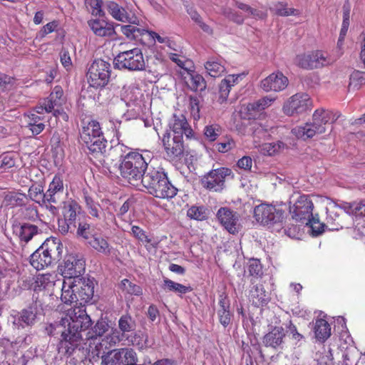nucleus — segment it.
I'll return each mask as SVG.
<instances>
[{
	"mask_svg": "<svg viewBox=\"0 0 365 365\" xmlns=\"http://www.w3.org/2000/svg\"><path fill=\"white\" fill-rule=\"evenodd\" d=\"M187 125H188V123L183 115L180 116L173 115V123H170V128L172 130L171 136L183 138L184 127Z\"/></svg>",
	"mask_w": 365,
	"mask_h": 365,
	"instance_id": "obj_42",
	"label": "nucleus"
},
{
	"mask_svg": "<svg viewBox=\"0 0 365 365\" xmlns=\"http://www.w3.org/2000/svg\"><path fill=\"white\" fill-rule=\"evenodd\" d=\"M231 173V170L227 168L213 169L202 176L201 185L207 190L220 192L224 188L226 177Z\"/></svg>",
	"mask_w": 365,
	"mask_h": 365,
	"instance_id": "obj_15",
	"label": "nucleus"
},
{
	"mask_svg": "<svg viewBox=\"0 0 365 365\" xmlns=\"http://www.w3.org/2000/svg\"><path fill=\"white\" fill-rule=\"evenodd\" d=\"M190 88L195 91H202L206 88L207 84L204 78L197 73L190 74Z\"/></svg>",
	"mask_w": 365,
	"mask_h": 365,
	"instance_id": "obj_49",
	"label": "nucleus"
},
{
	"mask_svg": "<svg viewBox=\"0 0 365 365\" xmlns=\"http://www.w3.org/2000/svg\"><path fill=\"white\" fill-rule=\"evenodd\" d=\"M46 331L49 336L61 334V339L57 346L59 354L63 356H71L73 353L71 342L68 340L69 335L66 324L63 323V318L59 322L50 324L46 327Z\"/></svg>",
	"mask_w": 365,
	"mask_h": 365,
	"instance_id": "obj_13",
	"label": "nucleus"
},
{
	"mask_svg": "<svg viewBox=\"0 0 365 365\" xmlns=\"http://www.w3.org/2000/svg\"><path fill=\"white\" fill-rule=\"evenodd\" d=\"M208 210L205 206H191L187 211V216L190 219L202 221L207 218Z\"/></svg>",
	"mask_w": 365,
	"mask_h": 365,
	"instance_id": "obj_46",
	"label": "nucleus"
},
{
	"mask_svg": "<svg viewBox=\"0 0 365 365\" xmlns=\"http://www.w3.org/2000/svg\"><path fill=\"white\" fill-rule=\"evenodd\" d=\"M50 274H38L34 277H29L26 282L29 284V289H33L36 294L39 292L54 285V282L51 280Z\"/></svg>",
	"mask_w": 365,
	"mask_h": 365,
	"instance_id": "obj_29",
	"label": "nucleus"
},
{
	"mask_svg": "<svg viewBox=\"0 0 365 365\" xmlns=\"http://www.w3.org/2000/svg\"><path fill=\"white\" fill-rule=\"evenodd\" d=\"M304 223L311 227L314 235H319L324 231L325 225L320 223L319 219H316L314 216L309 218V222H304Z\"/></svg>",
	"mask_w": 365,
	"mask_h": 365,
	"instance_id": "obj_55",
	"label": "nucleus"
},
{
	"mask_svg": "<svg viewBox=\"0 0 365 365\" xmlns=\"http://www.w3.org/2000/svg\"><path fill=\"white\" fill-rule=\"evenodd\" d=\"M93 279L80 277L73 280L76 286L75 290L78 293V299L79 304L82 305L91 301L94 295V283Z\"/></svg>",
	"mask_w": 365,
	"mask_h": 365,
	"instance_id": "obj_20",
	"label": "nucleus"
},
{
	"mask_svg": "<svg viewBox=\"0 0 365 365\" xmlns=\"http://www.w3.org/2000/svg\"><path fill=\"white\" fill-rule=\"evenodd\" d=\"M143 156L138 152L127 153L118 166L121 178L133 186H138L148 168L149 153Z\"/></svg>",
	"mask_w": 365,
	"mask_h": 365,
	"instance_id": "obj_2",
	"label": "nucleus"
},
{
	"mask_svg": "<svg viewBox=\"0 0 365 365\" xmlns=\"http://www.w3.org/2000/svg\"><path fill=\"white\" fill-rule=\"evenodd\" d=\"M86 261L78 254H70L66 256L61 272L64 278L73 280L81 277L85 272Z\"/></svg>",
	"mask_w": 365,
	"mask_h": 365,
	"instance_id": "obj_11",
	"label": "nucleus"
},
{
	"mask_svg": "<svg viewBox=\"0 0 365 365\" xmlns=\"http://www.w3.org/2000/svg\"><path fill=\"white\" fill-rule=\"evenodd\" d=\"M110 64L102 59L95 60L90 66L87 78L90 86L93 88H103L109 82Z\"/></svg>",
	"mask_w": 365,
	"mask_h": 365,
	"instance_id": "obj_9",
	"label": "nucleus"
},
{
	"mask_svg": "<svg viewBox=\"0 0 365 365\" xmlns=\"http://www.w3.org/2000/svg\"><path fill=\"white\" fill-rule=\"evenodd\" d=\"M285 210L280 206L262 203L254 209V217L262 225L282 227L284 219Z\"/></svg>",
	"mask_w": 365,
	"mask_h": 365,
	"instance_id": "obj_8",
	"label": "nucleus"
},
{
	"mask_svg": "<svg viewBox=\"0 0 365 365\" xmlns=\"http://www.w3.org/2000/svg\"><path fill=\"white\" fill-rule=\"evenodd\" d=\"M75 285L73 284V280L72 282H67L66 280L63 281L61 288V301L66 304H72L73 303H76V304L79 303V299H78V293L76 292Z\"/></svg>",
	"mask_w": 365,
	"mask_h": 365,
	"instance_id": "obj_33",
	"label": "nucleus"
},
{
	"mask_svg": "<svg viewBox=\"0 0 365 365\" xmlns=\"http://www.w3.org/2000/svg\"><path fill=\"white\" fill-rule=\"evenodd\" d=\"M222 14L228 20L238 25H242L245 21V18L241 13L229 7L222 8Z\"/></svg>",
	"mask_w": 365,
	"mask_h": 365,
	"instance_id": "obj_50",
	"label": "nucleus"
},
{
	"mask_svg": "<svg viewBox=\"0 0 365 365\" xmlns=\"http://www.w3.org/2000/svg\"><path fill=\"white\" fill-rule=\"evenodd\" d=\"M6 205L11 207L26 206L28 202L27 195L21 192H8L4 199Z\"/></svg>",
	"mask_w": 365,
	"mask_h": 365,
	"instance_id": "obj_38",
	"label": "nucleus"
},
{
	"mask_svg": "<svg viewBox=\"0 0 365 365\" xmlns=\"http://www.w3.org/2000/svg\"><path fill=\"white\" fill-rule=\"evenodd\" d=\"M286 145L282 141H277L273 143H267L264 145V150H266L269 155H274V153L283 150Z\"/></svg>",
	"mask_w": 365,
	"mask_h": 365,
	"instance_id": "obj_58",
	"label": "nucleus"
},
{
	"mask_svg": "<svg viewBox=\"0 0 365 365\" xmlns=\"http://www.w3.org/2000/svg\"><path fill=\"white\" fill-rule=\"evenodd\" d=\"M162 140L166 154L171 160L180 159L183 156L185 148L182 138L171 136V132L167 131Z\"/></svg>",
	"mask_w": 365,
	"mask_h": 365,
	"instance_id": "obj_19",
	"label": "nucleus"
},
{
	"mask_svg": "<svg viewBox=\"0 0 365 365\" xmlns=\"http://www.w3.org/2000/svg\"><path fill=\"white\" fill-rule=\"evenodd\" d=\"M219 126L217 125H207L205 128L204 133L211 141H214L219 135Z\"/></svg>",
	"mask_w": 365,
	"mask_h": 365,
	"instance_id": "obj_61",
	"label": "nucleus"
},
{
	"mask_svg": "<svg viewBox=\"0 0 365 365\" xmlns=\"http://www.w3.org/2000/svg\"><path fill=\"white\" fill-rule=\"evenodd\" d=\"M137 327L135 319L128 313L122 314L118 322V327L123 336H125L128 333L135 332Z\"/></svg>",
	"mask_w": 365,
	"mask_h": 365,
	"instance_id": "obj_34",
	"label": "nucleus"
},
{
	"mask_svg": "<svg viewBox=\"0 0 365 365\" xmlns=\"http://www.w3.org/2000/svg\"><path fill=\"white\" fill-rule=\"evenodd\" d=\"M286 332L282 327H274L262 338V343L266 347L275 350L283 349L285 344Z\"/></svg>",
	"mask_w": 365,
	"mask_h": 365,
	"instance_id": "obj_21",
	"label": "nucleus"
},
{
	"mask_svg": "<svg viewBox=\"0 0 365 365\" xmlns=\"http://www.w3.org/2000/svg\"><path fill=\"white\" fill-rule=\"evenodd\" d=\"M123 145L118 144L113 147H111L108 153L104 155L105 159L103 160V166L107 169H110V161L118 160L122 162L123 159Z\"/></svg>",
	"mask_w": 365,
	"mask_h": 365,
	"instance_id": "obj_40",
	"label": "nucleus"
},
{
	"mask_svg": "<svg viewBox=\"0 0 365 365\" xmlns=\"http://www.w3.org/2000/svg\"><path fill=\"white\" fill-rule=\"evenodd\" d=\"M13 231L21 242H24L26 243H28L31 240L35 235L41 232L37 225L29 222L14 225Z\"/></svg>",
	"mask_w": 365,
	"mask_h": 365,
	"instance_id": "obj_24",
	"label": "nucleus"
},
{
	"mask_svg": "<svg viewBox=\"0 0 365 365\" xmlns=\"http://www.w3.org/2000/svg\"><path fill=\"white\" fill-rule=\"evenodd\" d=\"M217 217L224 227L232 234L237 232V222L239 220L237 212L228 207H221L217 212Z\"/></svg>",
	"mask_w": 365,
	"mask_h": 365,
	"instance_id": "obj_23",
	"label": "nucleus"
},
{
	"mask_svg": "<svg viewBox=\"0 0 365 365\" xmlns=\"http://www.w3.org/2000/svg\"><path fill=\"white\" fill-rule=\"evenodd\" d=\"M327 222L331 226V230H338L344 226V220L341 216L342 211L339 210L338 204L333 202L327 207Z\"/></svg>",
	"mask_w": 365,
	"mask_h": 365,
	"instance_id": "obj_30",
	"label": "nucleus"
},
{
	"mask_svg": "<svg viewBox=\"0 0 365 365\" xmlns=\"http://www.w3.org/2000/svg\"><path fill=\"white\" fill-rule=\"evenodd\" d=\"M88 24L93 32L100 37L112 36L115 34L113 23L104 20L91 19Z\"/></svg>",
	"mask_w": 365,
	"mask_h": 365,
	"instance_id": "obj_25",
	"label": "nucleus"
},
{
	"mask_svg": "<svg viewBox=\"0 0 365 365\" xmlns=\"http://www.w3.org/2000/svg\"><path fill=\"white\" fill-rule=\"evenodd\" d=\"M24 219L34 221L38 218V209L33 205H29L22 210Z\"/></svg>",
	"mask_w": 365,
	"mask_h": 365,
	"instance_id": "obj_57",
	"label": "nucleus"
},
{
	"mask_svg": "<svg viewBox=\"0 0 365 365\" xmlns=\"http://www.w3.org/2000/svg\"><path fill=\"white\" fill-rule=\"evenodd\" d=\"M205 68L208 74L213 78L220 76L225 71L224 66L214 60L207 61L205 64Z\"/></svg>",
	"mask_w": 365,
	"mask_h": 365,
	"instance_id": "obj_47",
	"label": "nucleus"
},
{
	"mask_svg": "<svg viewBox=\"0 0 365 365\" xmlns=\"http://www.w3.org/2000/svg\"><path fill=\"white\" fill-rule=\"evenodd\" d=\"M26 195L28 200L30 199L41 205L46 204L45 192H43V187L40 185L31 186Z\"/></svg>",
	"mask_w": 365,
	"mask_h": 365,
	"instance_id": "obj_43",
	"label": "nucleus"
},
{
	"mask_svg": "<svg viewBox=\"0 0 365 365\" xmlns=\"http://www.w3.org/2000/svg\"><path fill=\"white\" fill-rule=\"evenodd\" d=\"M34 302L26 308L22 309L14 318V324L18 329L31 327L37 322L38 315L40 314L38 307L41 303L38 301V297L33 295Z\"/></svg>",
	"mask_w": 365,
	"mask_h": 365,
	"instance_id": "obj_14",
	"label": "nucleus"
},
{
	"mask_svg": "<svg viewBox=\"0 0 365 365\" xmlns=\"http://www.w3.org/2000/svg\"><path fill=\"white\" fill-rule=\"evenodd\" d=\"M110 326L108 324V322L106 319L100 318L95 325L91 328V333L88 332L90 334L88 336V339L96 338L97 336H102L106 334L109 329Z\"/></svg>",
	"mask_w": 365,
	"mask_h": 365,
	"instance_id": "obj_44",
	"label": "nucleus"
},
{
	"mask_svg": "<svg viewBox=\"0 0 365 365\" xmlns=\"http://www.w3.org/2000/svg\"><path fill=\"white\" fill-rule=\"evenodd\" d=\"M218 304L220 308L217 310V316L220 323L224 327H227L231 323L232 314L230 309V301L225 293L220 295Z\"/></svg>",
	"mask_w": 365,
	"mask_h": 365,
	"instance_id": "obj_28",
	"label": "nucleus"
},
{
	"mask_svg": "<svg viewBox=\"0 0 365 365\" xmlns=\"http://www.w3.org/2000/svg\"><path fill=\"white\" fill-rule=\"evenodd\" d=\"M43 245L53 262H58L62 258L63 246L59 240L54 237L47 238Z\"/></svg>",
	"mask_w": 365,
	"mask_h": 365,
	"instance_id": "obj_31",
	"label": "nucleus"
},
{
	"mask_svg": "<svg viewBox=\"0 0 365 365\" xmlns=\"http://www.w3.org/2000/svg\"><path fill=\"white\" fill-rule=\"evenodd\" d=\"M339 115L324 109L316 110L312 116V122L307 123L304 126H297L292 130V133L297 138L304 140L312 138L316 135L324 133L326 125L331 121L334 123Z\"/></svg>",
	"mask_w": 365,
	"mask_h": 365,
	"instance_id": "obj_3",
	"label": "nucleus"
},
{
	"mask_svg": "<svg viewBox=\"0 0 365 365\" xmlns=\"http://www.w3.org/2000/svg\"><path fill=\"white\" fill-rule=\"evenodd\" d=\"M287 4L282 2H279L274 5V11L275 13L282 16H288L289 15H292L294 14L295 9H287L286 7Z\"/></svg>",
	"mask_w": 365,
	"mask_h": 365,
	"instance_id": "obj_60",
	"label": "nucleus"
},
{
	"mask_svg": "<svg viewBox=\"0 0 365 365\" xmlns=\"http://www.w3.org/2000/svg\"><path fill=\"white\" fill-rule=\"evenodd\" d=\"M85 218L81 205L73 200L63 202L61 206V216L58 219V230L66 235L69 232L76 231L77 224Z\"/></svg>",
	"mask_w": 365,
	"mask_h": 365,
	"instance_id": "obj_5",
	"label": "nucleus"
},
{
	"mask_svg": "<svg viewBox=\"0 0 365 365\" xmlns=\"http://www.w3.org/2000/svg\"><path fill=\"white\" fill-rule=\"evenodd\" d=\"M363 84H365V73L354 71L349 77V90L359 89Z\"/></svg>",
	"mask_w": 365,
	"mask_h": 365,
	"instance_id": "obj_48",
	"label": "nucleus"
},
{
	"mask_svg": "<svg viewBox=\"0 0 365 365\" xmlns=\"http://www.w3.org/2000/svg\"><path fill=\"white\" fill-rule=\"evenodd\" d=\"M272 101V99L264 97L244 106L240 111L241 119L249 120L264 119L266 116L264 110L270 106Z\"/></svg>",
	"mask_w": 365,
	"mask_h": 365,
	"instance_id": "obj_16",
	"label": "nucleus"
},
{
	"mask_svg": "<svg viewBox=\"0 0 365 365\" xmlns=\"http://www.w3.org/2000/svg\"><path fill=\"white\" fill-rule=\"evenodd\" d=\"M132 233L133 235L139 240L146 242H150V240L148 238V237L145 235V232L143 230H142L138 226H133L131 228Z\"/></svg>",
	"mask_w": 365,
	"mask_h": 365,
	"instance_id": "obj_63",
	"label": "nucleus"
},
{
	"mask_svg": "<svg viewBox=\"0 0 365 365\" xmlns=\"http://www.w3.org/2000/svg\"><path fill=\"white\" fill-rule=\"evenodd\" d=\"M88 242L97 252L107 256L110 255V247L109 244L101 235L97 234L92 235L91 239Z\"/></svg>",
	"mask_w": 365,
	"mask_h": 365,
	"instance_id": "obj_41",
	"label": "nucleus"
},
{
	"mask_svg": "<svg viewBox=\"0 0 365 365\" xmlns=\"http://www.w3.org/2000/svg\"><path fill=\"white\" fill-rule=\"evenodd\" d=\"M133 32L134 34V36L133 37L132 40L139 41L142 43H145L143 38L144 36L148 38L150 31L143 29L138 28L135 26Z\"/></svg>",
	"mask_w": 365,
	"mask_h": 365,
	"instance_id": "obj_64",
	"label": "nucleus"
},
{
	"mask_svg": "<svg viewBox=\"0 0 365 365\" xmlns=\"http://www.w3.org/2000/svg\"><path fill=\"white\" fill-rule=\"evenodd\" d=\"M140 184L148 194L158 198L171 199L178 192V189L170 183L163 168L148 166Z\"/></svg>",
	"mask_w": 365,
	"mask_h": 365,
	"instance_id": "obj_1",
	"label": "nucleus"
},
{
	"mask_svg": "<svg viewBox=\"0 0 365 365\" xmlns=\"http://www.w3.org/2000/svg\"><path fill=\"white\" fill-rule=\"evenodd\" d=\"M14 78L9 75L0 72V89L4 91L8 89L9 86H12Z\"/></svg>",
	"mask_w": 365,
	"mask_h": 365,
	"instance_id": "obj_62",
	"label": "nucleus"
},
{
	"mask_svg": "<svg viewBox=\"0 0 365 365\" xmlns=\"http://www.w3.org/2000/svg\"><path fill=\"white\" fill-rule=\"evenodd\" d=\"M247 272L250 276L257 278L261 277L263 272L259 260L256 259H250L247 263Z\"/></svg>",
	"mask_w": 365,
	"mask_h": 365,
	"instance_id": "obj_51",
	"label": "nucleus"
},
{
	"mask_svg": "<svg viewBox=\"0 0 365 365\" xmlns=\"http://www.w3.org/2000/svg\"><path fill=\"white\" fill-rule=\"evenodd\" d=\"M234 5L239 9L247 13L250 16L255 18H262L263 14L261 11L254 9L248 4H244L237 0H234Z\"/></svg>",
	"mask_w": 365,
	"mask_h": 365,
	"instance_id": "obj_54",
	"label": "nucleus"
},
{
	"mask_svg": "<svg viewBox=\"0 0 365 365\" xmlns=\"http://www.w3.org/2000/svg\"><path fill=\"white\" fill-rule=\"evenodd\" d=\"M113 65L115 68L120 70L129 71H143L150 68L145 64L141 49L137 47L120 52L114 58Z\"/></svg>",
	"mask_w": 365,
	"mask_h": 365,
	"instance_id": "obj_7",
	"label": "nucleus"
},
{
	"mask_svg": "<svg viewBox=\"0 0 365 365\" xmlns=\"http://www.w3.org/2000/svg\"><path fill=\"white\" fill-rule=\"evenodd\" d=\"M288 82V78L282 72L273 73L261 81V88L267 92L279 91L287 86Z\"/></svg>",
	"mask_w": 365,
	"mask_h": 365,
	"instance_id": "obj_22",
	"label": "nucleus"
},
{
	"mask_svg": "<svg viewBox=\"0 0 365 365\" xmlns=\"http://www.w3.org/2000/svg\"><path fill=\"white\" fill-rule=\"evenodd\" d=\"M80 140L91 154H103L106 152L107 140L96 120H91L82 128Z\"/></svg>",
	"mask_w": 365,
	"mask_h": 365,
	"instance_id": "obj_6",
	"label": "nucleus"
},
{
	"mask_svg": "<svg viewBox=\"0 0 365 365\" xmlns=\"http://www.w3.org/2000/svg\"><path fill=\"white\" fill-rule=\"evenodd\" d=\"M69 335L68 340L71 342L73 351L78 348L83 339L82 332L92 325V321L85 309L78 308V310H68L67 317L63 318Z\"/></svg>",
	"mask_w": 365,
	"mask_h": 365,
	"instance_id": "obj_4",
	"label": "nucleus"
},
{
	"mask_svg": "<svg viewBox=\"0 0 365 365\" xmlns=\"http://www.w3.org/2000/svg\"><path fill=\"white\" fill-rule=\"evenodd\" d=\"M63 183L61 177L55 175L53 180L49 184L48 190L45 192L46 203H57L58 200L56 195L59 192H63Z\"/></svg>",
	"mask_w": 365,
	"mask_h": 365,
	"instance_id": "obj_32",
	"label": "nucleus"
},
{
	"mask_svg": "<svg viewBox=\"0 0 365 365\" xmlns=\"http://www.w3.org/2000/svg\"><path fill=\"white\" fill-rule=\"evenodd\" d=\"M313 208L314 205L309 196L302 195L294 204L293 210L290 208V212L293 214V219L304 223V222H309V218L314 216L312 214Z\"/></svg>",
	"mask_w": 365,
	"mask_h": 365,
	"instance_id": "obj_18",
	"label": "nucleus"
},
{
	"mask_svg": "<svg viewBox=\"0 0 365 365\" xmlns=\"http://www.w3.org/2000/svg\"><path fill=\"white\" fill-rule=\"evenodd\" d=\"M119 286L120 289H123V291L126 292L128 294L137 296H139L142 294L141 287L135 284L132 283L127 279L122 280Z\"/></svg>",
	"mask_w": 365,
	"mask_h": 365,
	"instance_id": "obj_52",
	"label": "nucleus"
},
{
	"mask_svg": "<svg viewBox=\"0 0 365 365\" xmlns=\"http://www.w3.org/2000/svg\"><path fill=\"white\" fill-rule=\"evenodd\" d=\"M85 202L87 208L89 210V214L94 217L100 218L98 207L100 205L95 202L94 200L89 196L85 197Z\"/></svg>",
	"mask_w": 365,
	"mask_h": 365,
	"instance_id": "obj_56",
	"label": "nucleus"
},
{
	"mask_svg": "<svg viewBox=\"0 0 365 365\" xmlns=\"http://www.w3.org/2000/svg\"><path fill=\"white\" fill-rule=\"evenodd\" d=\"M331 62V59L328 58L327 54L322 51L299 54L294 59V63L297 66L307 70L322 68L330 64Z\"/></svg>",
	"mask_w": 365,
	"mask_h": 365,
	"instance_id": "obj_12",
	"label": "nucleus"
},
{
	"mask_svg": "<svg viewBox=\"0 0 365 365\" xmlns=\"http://www.w3.org/2000/svg\"><path fill=\"white\" fill-rule=\"evenodd\" d=\"M238 76L230 75L221 81L219 85V101L220 103L225 102L228 98L230 88L238 80Z\"/></svg>",
	"mask_w": 365,
	"mask_h": 365,
	"instance_id": "obj_36",
	"label": "nucleus"
},
{
	"mask_svg": "<svg viewBox=\"0 0 365 365\" xmlns=\"http://www.w3.org/2000/svg\"><path fill=\"white\" fill-rule=\"evenodd\" d=\"M314 331L316 339L321 342H324L331 336L330 325L323 319H317Z\"/></svg>",
	"mask_w": 365,
	"mask_h": 365,
	"instance_id": "obj_37",
	"label": "nucleus"
},
{
	"mask_svg": "<svg viewBox=\"0 0 365 365\" xmlns=\"http://www.w3.org/2000/svg\"><path fill=\"white\" fill-rule=\"evenodd\" d=\"M250 301L256 307L266 306L271 299L270 293L267 292L262 284L254 285L250 292Z\"/></svg>",
	"mask_w": 365,
	"mask_h": 365,
	"instance_id": "obj_27",
	"label": "nucleus"
},
{
	"mask_svg": "<svg viewBox=\"0 0 365 365\" xmlns=\"http://www.w3.org/2000/svg\"><path fill=\"white\" fill-rule=\"evenodd\" d=\"M287 332L292 336V339L296 341V343H299L301 341H304V336L298 331L296 326L292 324V321H289V325L287 326Z\"/></svg>",
	"mask_w": 365,
	"mask_h": 365,
	"instance_id": "obj_59",
	"label": "nucleus"
},
{
	"mask_svg": "<svg viewBox=\"0 0 365 365\" xmlns=\"http://www.w3.org/2000/svg\"><path fill=\"white\" fill-rule=\"evenodd\" d=\"M76 229V231L69 232V233L75 235L78 238L81 237L88 241L91 239L93 235L91 233V226L85 221V218L77 224Z\"/></svg>",
	"mask_w": 365,
	"mask_h": 365,
	"instance_id": "obj_45",
	"label": "nucleus"
},
{
	"mask_svg": "<svg viewBox=\"0 0 365 365\" xmlns=\"http://www.w3.org/2000/svg\"><path fill=\"white\" fill-rule=\"evenodd\" d=\"M105 7L115 20L122 22H131L125 9L117 3L112 1H107Z\"/></svg>",
	"mask_w": 365,
	"mask_h": 365,
	"instance_id": "obj_35",
	"label": "nucleus"
},
{
	"mask_svg": "<svg viewBox=\"0 0 365 365\" xmlns=\"http://www.w3.org/2000/svg\"><path fill=\"white\" fill-rule=\"evenodd\" d=\"M101 365H145L138 364L136 352L130 348L115 349L101 356Z\"/></svg>",
	"mask_w": 365,
	"mask_h": 365,
	"instance_id": "obj_10",
	"label": "nucleus"
},
{
	"mask_svg": "<svg viewBox=\"0 0 365 365\" xmlns=\"http://www.w3.org/2000/svg\"><path fill=\"white\" fill-rule=\"evenodd\" d=\"M312 103L309 95L304 93L292 96L283 106L284 113L289 116L300 114L312 108Z\"/></svg>",
	"mask_w": 365,
	"mask_h": 365,
	"instance_id": "obj_17",
	"label": "nucleus"
},
{
	"mask_svg": "<svg viewBox=\"0 0 365 365\" xmlns=\"http://www.w3.org/2000/svg\"><path fill=\"white\" fill-rule=\"evenodd\" d=\"M162 287L163 289L168 292H173L180 297L192 291V288L190 286L183 285L168 278H165L163 279V284Z\"/></svg>",
	"mask_w": 365,
	"mask_h": 365,
	"instance_id": "obj_39",
	"label": "nucleus"
},
{
	"mask_svg": "<svg viewBox=\"0 0 365 365\" xmlns=\"http://www.w3.org/2000/svg\"><path fill=\"white\" fill-rule=\"evenodd\" d=\"M85 4L92 15L104 16V11L101 9L102 0H85Z\"/></svg>",
	"mask_w": 365,
	"mask_h": 365,
	"instance_id": "obj_53",
	"label": "nucleus"
},
{
	"mask_svg": "<svg viewBox=\"0 0 365 365\" xmlns=\"http://www.w3.org/2000/svg\"><path fill=\"white\" fill-rule=\"evenodd\" d=\"M52 263L43 243L30 256V264L36 270L43 269Z\"/></svg>",
	"mask_w": 365,
	"mask_h": 365,
	"instance_id": "obj_26",
	"label": "nucleus"
}]
</instances>
